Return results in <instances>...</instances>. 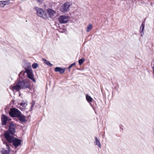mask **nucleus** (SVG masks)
<instances>
[{
	"mask_svg": "<svg viewBox=\"0 0 154 154\" xmlns=\"http://www.w3.org/2000/svg\"><path fill=\"white\" fill-rule=\"evenodd\" d=\"M70 6L69 2H66L63 4L60 8V11L63 13L67 11Z\"/></svg>",
	"mask_w": 154,
	"mask_h": 154,
	"instance_id": "obj_6",
	"label": "nucleus"
},
{
	"mask_svg": "<svg viewBox=\"0 0 154 154\" xmlns=\"http://www.w3.org/2000/svg\"><path fill=\"white\" fill-rule=\"evenodd\" d=\"M85 61V59L83 58H82L80 59L79 60V63L80 65H81L83 62Z\"/></svg>",
	"mask_w": 154,
	"mask_h": 154,
	"instance_id": "obj_22",
	"label": "nucleus"
},
{
	"mask_svg": "<svg viewBox=\"0 0 154 154\" xmlns=\"http://www.w3.org/2000/svg\"><path fill=\"white\" fill-rule=\"evenodd\" d=\"M2 122V125H5L6 124L7 121H9L11 119H9L5 115H2L1 118Z\"/></svg>",
	"mask_w": 154,
	"mask_h": 154,
	"instance_id": "obj_11",
	"label": "nucleus"
},
{
	"mask_svg": "<svg viewBox=\"0 0 154 154\" xmlns=\"http://www.w3.org/2000/svg\"><path fill=\"white\" fill-rule=\"evenodd\" d=\"M46 12L48 15V17H49L51 18H54L56 14V12L50 8L47 10Z\"/></svg>",
	"mask_w": 154,
	"mask_h": 154,
	"instance_id": "obj_10",
	"label": "nucleus"
},
{
	"mask_svg": "<svg viewBox=\"0 0 154 154\" xmlns=\"http://www.w3.org/2000/svg\"><path fill=\"white\" fill-rule=\"evenodd\" d=\"M3 143L6 144L7 149H2L0 151L1 154H10V147L8 144L6 142H3Z\"/></svg>",
	"mask_w": 154,
	"mask_h": 154,
	"instance_id": "obj_8",
	"label": "nucleus"
},
{
	"mask_svg": "<svg viewBox=\"0 0 154 154\" xmlns=\"http://www.w3.org/2000/svg\"><path fill=\"white\" fill-rule=\"evenodd\" d=\"M92 28V26L91 24H89L87 27L86 32H88L90 30H91Z\"/></svg>",
	"mask_w": 154,
	"mask_h": 154,
	"instance_id": "obj_19",
	"label": "nucleus"
},
{
	"mask_svg": "<svg viewBox=\"0 0 154 154\" xmlns=\"http://www.w3.org/2000/svg\"><path fill=\"white\" fill-rule=\"evenodd\" d=\"M15 125L12 123H10L9 126V131H5L4 134V135L5 138V134L6 132H8L9 135L10 136H13L15 132Z\"/></svg>",
	"mask_w": 154,
	"mask_h": 154,
	"instance_id": "obj_4",
	"label": "nucleus"
},
{
	"mask_svg": "<svg viewBox=\"0 0 154 154\" xmlns=\"http://www.w3.org/2000/svg\"><path fill=\"white\" fill-rule=\"evenodd\" d=\"M5 135L6 139L9 143H13L15 148H17L20 145L21 142V140L16 138L13 136L9 135L8 132L6 133Z\"/></svg>",
	"mask_w": 154,
	"mask_h": 154,
	"instance_id": "obj_2",
	"label": "nucleus"
},
{
	"mask_svg": "<svg viewBox=\"0 0 154 154\" xmlns=\"http://www.w3.org/2000/svg\"><path fill=\"white\" fill-rule=\"evenodd\" d=\"M76 64V63L75 62L73 63L72 64H71L70 66L72 67L73 66L75 65Z\"/></svg>",
	"mask_w": 154,
	"mask_h": 154,
	"instance_id": "obj_26",
	"label": "nucleus"
},
{
	"mask_svg": "<svg viewBox=\"0 0 154 154\" xmlns=\"http://www.w3.org/2000/svg\"><path fill=\"white\" fill-rule=\"evenodd\" d=\"M30 85V83L29 79L23 81H19L12 86L11 89L14 92H17L21 89H25L29 88Z\"/></svg>",
	"mask_w": 154,
	"mask_h": 154,
	"instance_id": "obj_1",
	"label": "nucleus"
},
{
	"mask_svg": "<svg viewBox=\"0 0 154 154\" xmlns=\"http://www.w3.org/2000/svg\"><path fill=\"white\" fill-rule=\"evenodd\" d=\"M143 33H141V36H143Z\"/></svg>",
	"mask_w": 154,
	"mask_h": 154,
	"instance_id": "obj_28",
	"label": "nucleus"
},
{
	"mask_svg": "<svg viewBox=\"0 0 154 154\" xmlns=\"http://www.w3.org/2000/svg\"><path fill=\"white\" fill-rule=\"evenodd\" d=\"M65 70L66 69L65 68L62 69L61 67H57L55 68L54 71L56 72H59L60 73L62 74L64 72Z\"/></svg>",
	"mask_w": 154,
	"mask_h": 154,
	"instance_id": "obj_12",
	"label": "nucleus"
},
{
	"mask_svg": "<svg viewBox=\"0 0 154 154\" xmlns=\"http://www.w3.org/2000/svg\"><path fill=\"white\" fill-rule=\"evenodd\" d=\"M27 105V103L25 102L21 103L20 104V106L18 107L21 110H23L25 109L26 106Z\"/></svg>",
	"mask_w": 154,
	"mask_h": 154,
	"instance_id": "obj_14",
	"label": "nucleus"
},
{
	"mask_svg": "<svg viewBox=\"0 0 154 154\" xmlns=\"http://www.w3.org/2000/svg\"><path fill=\"white\" fill-rule=\"evenodd\" d=\"M68 17L65 15L60 16L58 18L59 22L60 23H66L68 22Z\"/></svg>",
	"mask_w": 154,
	"mask_h": 154,
	"instance_id": "obj_7",
	"label": "nucleus"
},
{
	"mask_svg": "<svg viewBox=\"0 0 154 154\" xmlns=\"http://www.w3.org/2000/svg\"><path fill=\"white\" fill-rule=\"evenodd\" d=\"M39 3V4H41L43 0H36Z\"/></svg>",
	"mask_w": 154,
	"mask_h": 154,
	"instance_id": "obj_25",
	"label": "nucleus"
},
{
	"mask_svg": "<svg viewBox=\"0 0 154 154\" xmlns=\"http://www.w3.org/2000/svg\"><path fill=\"white\" fill-rule=\"evenodd\" d=\"M34 9L36 11L37 14L38 16L45 19L48 18V14L42 8L35 7Z\"/></svg>",
	"mask_w": 154,
	"mask_h": 154,
	"instance_id": "obj_3",
	"label": "nucleus"
},
{
	"mask_svg": "<svg viewBox=\"0 0 154 154\" xmlns=\"http://www.w3.org/2000/svg\"><path fill=\"white\" fill-rule=\"evenodd\" d=\"M21 112L15 108L11 109L9 112V115L13 117H17Z\"/></svg>",
	"mask_w": 154,
	"mask_h": 154,
	"instance_id": "obj_5",
	"label": "nucleus"
},
{
	"mask_svg": "<svg viewBox=\"0 0 154 154\" xmlns=\"http://www.w3.org/2000/svg\"><path fill=\"white\" fill-rule=\"evenodd\" d=\"M4 2L3 1H0V8H2L4 7Z\"/></svg>",
	"mask_w": 154,
	"mask_h": 154,
	"instance_id": "obj_23",
	"label": "nucleus"
},
{
	"mask_svg": "<svg viewBox=\"0 0 154 154\" xmlns=\"http://www.w3.org/2000/svg\"><path fill=\"white\" fill-rule=\"evenodd\" d=\"M25 72H26L27 74V76L28 78L32 80L34 82H35V81L34 77L32 71L31 69H27Z\"/></svg>",
	"mask_w": 154,
	"mask_h": 154,
	"instance_id": "obj_9",
	"label": "nucleus"
},
{
	"mask_svg": "<svg viewBox=\"0 0 154 154\" xmlns=\"http://www.w3.org/2000/svg\"><path fill=\"white\" fill-rule=\"evenodd\" d=\"M31 104L32 105L31 106V109H32L34 107L35 103V102H32L31 103Z\"/></svg>",
	"mask_w": 154,
	"mask_h": 154,
	"instance_id": "obj_24",
	"label": "nucleus"
},
{
	"mask_svg": "<svg viewBox=\"0 0 154 154\" xmlns=\"http://www.w3.org/2000/svg\"><path fill=\"white\" fill-rule=\"evenodd\" d=\"M32 67L33 69H36L38 67V65L37 63H34L32 64Z\"/></svg>",
	"mask_w": 154,
	"mask_h": 154,
	"instance_id": "obj_20",
	"label": "nucleus"
},
{
	"mask_svg": "<svg viewBox=\"0 0 154 154\" xmlns=\"http://www.w3.org/2000/svg\"><path fill=\"white\" fill-rule=\"evenodd\" d=\"M71 67L69 66V67H68V69L70 70L71 68Z\"/></svg>",
	"mask_w": 154,
	"mask_h": 154,
	"instance_id": "obj_27",
	"label": "nucleus"
},
{
	"mask_svg": "<svg viewBox=\"0 0 154 154\" xmlns=\"http://www.w3.org/2000/svg\"><path fill=\"white\" fill-rule=\"evenodd\" d=\"M43 60L44 61V63L48 66L51 67L53 66V65L49 61L47 60L46 59H43Z\"/></svg>",
	"mask_w": 154,
	"mask_h": 154,
	"instance_id": "obj_17",
	"label": "nucleus"
},
{
	"mask_svg": "<svg viewBox=\"0 0 154 154\" xmlns=\"http://www.w3.org/2000/svg\"><path fill=\"white\" fill-rule=\"evenodd\" d=\"M4 1V4H5L4 5V6L6 5H9L11 3V2H10V0H9L5 1Z\"/></svg>",
	"mask_w": 154,
	"mask_h": 154,
	"instance_id": "obj_21",
	"label": "nucleus"
},
{
	"mask_svg": "<svg viewBox=\"0 0 154 154\" xmlns=\"http://www.w3.org/2000/svg\"><path fill=\"white\" fill-rule=\"evenodd\" d=\"M86 99L87 101L89 102H92V98L89 96L86 95Z\"/></svg>",
	"mask_w": 154,
	"mask_h": 154,
	"instance_id": "obj_18",
	"label": "nucleus"
},
{
	"mask_svg": "<svg viewBox=\"0 0 154 154\" xmlns=\"http://www.w3.org/2000/svg\"><path fill=\"white\" fill-rule=\"evenodd\" d=\"M95 143L96 145L98 146L99 148H101V145L100 141L99 140L97 139V137H95Z\"/></svg>",
	"mask_w": 154,
	"mask_h": 154,
	"instance_id": "obj_15",
	"label": "nucleus"
},
{
	"mask_svg": "<svg viewBox=\"0 0 154 154\" xmlns=\"http://www.w3.org/2000/svg\"><path fill=\"white\" fill-rule=\"evenodd\" d=\"M144 27H145L144 23V22H143L141 24V26H140V32L141 33H143V34H144L143 31L144 30Z\"/></svg>",
	"mask_w": 154,
	"mask_h": 154,
	"instance_id": "obj_16",
	"label": "nucleus"
},
{
	"mask_svg": "<svg viewBox=\"0 0 154 154\" xmlns=\"http://www.w3.org/2000/svg\"><path fill=\"white\" fill-rule=\"evenodd\" d=\"M17 117L18 118L19 120L21 122H24L26 121L25 116L21 112L20 113V114Z\"/></svg>",
	"mask_w": 154,
	"mask_h": 154,
	"instance_id": "obj_13",
	"label": "nucleus"
}]
</instances>
